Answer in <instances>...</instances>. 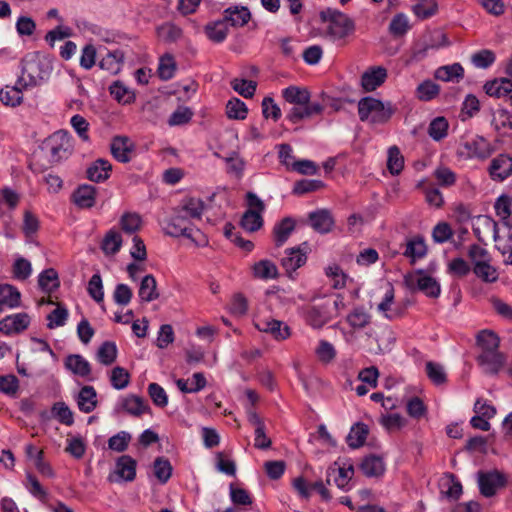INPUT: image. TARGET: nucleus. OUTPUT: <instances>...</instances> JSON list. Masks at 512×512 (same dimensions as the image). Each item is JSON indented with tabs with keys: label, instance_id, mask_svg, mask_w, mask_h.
<instances>
[{
	"label": "nucleus",
	"instance_id": "1",
	"mask_svg": "<svg viewBox=\"0 0 512 512\" xmlns=\"http://www.w3.org/2000/svg\"><path fill=\"white\" fill-rule=\"evenodd\" d=\"M320 18L327 23L324 32L325 37L333 42L341 41L354 32L353 20L336 9L327 8L322 10Z\"/></svg>",
	"mask_w": 512,
	"mask_h": 512
},
{
	"label": "nucleus",
	"instance_id": "2",
	"mask_svg": "<svg viewBox=\"0 0 512 512\" xmlns=\"http://www.w3.org/2000/svg\"><path fill=\"white\" fill-rule=\"evenodd\" d=\"M51 73V66L36 55H29L22 60L21 75L18 77L19 85L24 88H33L46 80Z\"/></svg>",
	"mask_w": 512,
	"mask_h": 512
},
{
	"label": "nucleus",
	"instance_id": "3",
	"mask_svg": "<svg viewBox=\"0 0 512 512\" xmlns=\"http://www.w3.org/2000/svg\"><path fill=\"white\" fill-rule=\"evenodd\" d=\"M394 113L390 102L384 103L373 97H364L358 102V114L362 122L373 125L387 123Z\"/></svg>",
	"mask_w": 512,
	"mask_h": 512
},
{
	"label": "nucleus",
	"instance_id": "4",
	"mask_svg": "<svg viewBox=\"0 0 512 512\" xmlns=\"http://www.w3.org/2000/svg\"><path fill=\"white\" fill-rule=\"evenodd\" d=\"M44 148L49 153L50 162L59 163L72 154L71 137L64 130L56 131L45 140Z\"/></svg>",
	"mask_w": 512,
	"mask_h": 512
},
{
	"label": "nucleus",
	"instance_id": "5",
	"mask_svg": "<svg viewBox=\"0 0 512 512\" xmlns=\"http://www.w3.org/2000/svg\"><path fill=\"white\" fill-rule=\"evenodd\" d=\"M136 461L129 455H122L116 461L115 470L111 472L107 480L114 482H131L136 477Z\"/></svg>",
	"mask_w": 512,
	"mask_h": 512
},
{
	"label": "nucleus",
	"instance_id": "6",
	"mask_svg": "<svg viewBox=\"0 0 512 512\" xmlns=\"http://www.w3.org/2000/svg\"><path fill=\"white\" fill-rule=\"evenodd\" d=\"M506 482L507 479L504 474L497 470L478 473L479 490L485 497L494 496L499 488L506 485Z\"/></svg>",
	"mask_w": 512,
	"mask_h": 512
},
{
	"label": "nucleus",
	"instance_id": "7",
	"mask_svg": "<svg viewBox=\"0 0 512 512\" xmlns=\"http://www.w3.org/2000/svg\"><path fill=\"white\" fill-rule=\"evenodd\" d=\"M164 230L165 233L169 236H184L192 239L193 241H196L190 220L187 219L185 215H182L179 211H177L171 220L166 224Z\"/></svg>",
	"mask_w": 512,
	"mask_h": 512
},
{
	"label": "nucleus",
	"instance_id": "8",
	"mask_svg": "<svg viewBox=\"0 0 512 512\" xmlns=\"http://www.w3.org/2000/svg\"><path fill=\"white\" fill-rule=\"evenodd\" d=\"M477 362L485 374L496 375L503 368L506 357L499 351L481 352L477 356Z\"/></svg>",
	"mask_w": 512,
	"mask_h": 512
},
{
	"label": "nucleus",
	"instance_id": "9",
	"mask_svg": "<svg viewBox=\"0 0 512 512\" xmlns=\"http://www.w3.org/2000/svg\"><path fill=\"white\" fill-rule=\"evenodd\" d=\"M148 410L149 406L145 400L136 395H127L122 397L115 406L116 413L124 411L135 417L141 416Z\"/></svg>",
	"mask_w": 512,
	"mask_h": 512
},
{
	"label": "nucleus",
	"instance_id": "10",
	"mask_svg": "<svg viewBox=\"0 0 512 512\" xmlns=\"http://www.w3.org/2000/svg\"><path fill=\"white\" fill-rule=\"evenodd\" d=\"M134 149L133 141L127 136H115L110 144L113 157L121 163H128L131 160Z\"/></svg>",
	"mask_w": 512,
	"mask_h": 512
},
{
	"label": "nucleus",
	"instance_id": "11",
	"mask_svg": "<svg viewBox=\"0 0 512 512\" xmlns=\"http://www.w3.org/2000/svg\"><path fill=\"white\" fill-rule=\"evenodd\" d=\"M472 230L479 242L485 243V237L493 233L494 240L498 238L497 223L487 215H478L473 219Z\"/></svg>",
	"mask_w": 512,
	"mask_h": 512
},
{
	"label": "nucleus",
	"instance_id": "12",
	"mask_svg": "<svg viewBox=\"0 0 512 512\" xmlns=\"http://www.w3.org/2000/svg\"><path fill=\"white\" fill-rule=\"evenodd\" d=\"M30 317L27 313H17L0 321V331L6 335L20 333L28 328Z\"/></svg>",
	"mask_w": 512,
	"mask_h": 512
},
{
	"label": "nucleus",
	"instance_id": "13",
	"mask_svg": "<svg viewBox=\"0 0 512 512\" xmlns=\"http://www.w3.org/2000/svg\"><path fill=\"white\" fill-rule=\"evenodd\" d=\"M306 251L300 247L289 248L285 250V255L281 259V266L286 273L292 278V273L306 263Z\"/></svg>",
	"mask_w": 512,
	"mask_h": 512
},
{
	"label": "nucleus",
	"instance_id": "14",
	"mask_svg": "<svg viewBox=\"0 0 512 512\" xmlns=\"http://www.w3.org/2000/svg\"><path fill=\"white\" fill-rule=\"evenodd\" d=\"M387 69L382 66H373L367 69L361 77V85L367 92L374 91L387 79Z\"/></svg>",
	"mask_w": 512,
	"mask_h": 512
},
{
	"label": "nucleus",
	"instance_id": "15",
	"mask_svg": "<svg viewBox=\"0 0 512 512\" xmlns=\"http://www.w3.org/2000/svg\"><path fill=\"white\" fill-rule=\"evenodd\" d=\"M489 174L493 180L503 181L512 174V158L500 154L492 159L489 166Z\"/></svg>",
	"mask_w": 512,
	"mask_h": 512
},
{
	"label": "nucleus",
	"instance_id": "16",
	"mask_svg": "<svg viewBox=\"0 0 512 512\" xmlns=\"http://www.w3.org/2000/svg\"><path fill=\"white\" fill-rule=\"evenodd\" d=\"M330 303L310 307L306 313L307 322L314 328H320L332 319Z\"/></svg>",
	"mask_w": 512,
	"mask_h": 512
},
{
	"label": "nucleus",
	"instance_id": "17",
	"mask_svg": "<svg viewBox=\"0 0 512 512\" xmlns=\"http://www.w3.org/2000/svg\"><path fill=\"white\" fill-rule=\"evenodd\" d=\"M308 218L311 227L321 234L330 232L334 226L333 216L327 209H319L311 212L309 213Z\"/></svg>",
	"mask_w": 512,
	"mask_h": 512
},
{
	"label": "nucleus",
	"instance_id": "18",
	"mask_svg": "<svg viewBox=\"0 0 512 512\" xmlns=\"http://www.w3.org/2000/svg\"><path fill=\"white\" fill-rule=\"evenodd\" d=\"M256 327L263 332L270 333L277 340H284L289 337L290 329L282 321L275 319L260 320Z\"/></svg>",
	"mask_w": 512,
	"mask_h": 512
},
{
	"label": "nucleus",
	"instance_id": "19",
	"mask_svg": "<svg viewBox=\"0 0 512 512\" xmlns=\"http://www.w3.org/2000/svg\"><path fill=\"white\" fill-rule=\"evenodd\" d=\"M74 203L81 209L91 208L96 202V188L92 185H80L73 193Z\"/></svg>",
	"mask_w": 512,
	"mask_h": 512
},
{
	"label": "nucleus",
	"instance_id": "20",
	"mask_svg": "<svg viewBox=\"0 0 512 512\" xmlns=\"http://www.w3.org/2000/svg\"><path fill=\"white\" fill-rule=\"evenodd\" d=\"M484 91L491 97H507L512 92V80L508 78H498L488 81L484 85Z\"/></svg>",
	"mask_w": 512,
	"mask_h": 512
},
{
	"label": "nucleus",
	"instance_id": "21",
	"mask_svg": "<svg viewBox=\"0 0 512 512\" xmlns=\"http://www.w3.org/2000/svg\"><path fill=\"white\" fill-rule=\"evenodd\" d=\"M112 165L108 160L97 159L87 169V178L93 182H103L110 177Z\"/></svg>",
	"mask_w": 512,
	"mask_h": 512
},
{
	"label": "nucleus",
	"instance_id": "22",
	"mask_svg": "<svg viewBox=\"0 0 512 512\" xmlns=\"http://www.w3.org/2000/svg\"><path fill=\"white\" fill-rule=\"evenodd\" d=\"M26 89L27 88H24L22 85H19V80L17 79L14 85H6L0 91V100L6 106H18L22 103L23 91Z\"/></svg>",
	"mask_w": 512,
	"mask_h": 512
},
{
	"label": "nucleus",
	"instance_id": "23",
	"mask_svg": "<svg viewBox=\"0 0 512 512\" xmlns=\"http://www.w3.org/2000/svg\"><path fill=\"white\" fill-rule=\"evenodd\" d=\"M438 46L428 40L426 37L418 41L411 48L410 54L405 60L406 65H412L423 61L431 49H437Z\"/></svg>",
	"mask_w": 512,
	"mask_h": 512
},
{
	"label": "nucleus",
	"instance_id": "24",
	"mask_svg": "<svg viewBox=\"0 0 512 512\" xmlns=\"http://www.w3.org/2000/svg\"><path fill=\"white\" fill-rule=\"evenodd\" d=\"M21 294L10 284H0V313L4 308H15L20 305Z\"/></svg>",
	"mask_w": 512,
	"mask_h": 512
},
{
	"label": "nucleus",
	"instance_id": "25",
	"mask_svg": "<svg viewBox=\"0 0 512 512\" xmlns=\"http://www.w3.org/2000/svg\"><path fill=\"white\" fill-rule=\"evenodd\" d=\"M284 100L293 106L308 104L311 95L304 87L291 85L282 90Z\"/></svg>",
	"mask_w": 512,
	"mask_h": 512
},
{
	"label": "nucleus",
	"instance_id": "26",
	"mask_svg": "<svg viewBox=\"0 0 512 512\" xmlns=\"http://www.w3.org/2000/svg\"><path fill=\"white\" fill-rule=\"evenodd\" d=\"M464 147L468 151L469 157L485 159L491 154L490 144L485 138L480 136L465 142Z\"/></svg>",
	"mask_w": 512,
	"mask_h": 512
},
{
	"label": "nucleus",
	"instance_id": "27",
	"mask_svg": "<svg viewBox=\"0 0 512 512\" xmlns=\"http://www.w3.org/2000/svg\"><path fill=\"white\" fill-rule=\"evenodd\" d=\"M295 229V221L291 217H285L276 223L273 228L274 242L277 247H281L290 237Z\"/></svg>",
	"mask_w": 512,
	"mask_h": 512
},
{
	"label": "nucleus",
	"instance_id": "28",
	"mask_svg": "<svg viewBox=\"0 0 512 512\" xmlns=\"http://www.w3.org/2000/svg\"><path fill=\"white\" fill-rule=\"evenodd\" d=\"M205 210V204L200 198L190 197L182 201L180 208L177 210L187 219H199Z\"/></svg>",
	"mask_w": 512,
	"mask_h": 512
},
{
	"label": "nucleus",
	"instance_id": "29",
	"mask_svg": "<svg viewBox=\"0 0 512 512\" xmlns=\"http://www.w3.org/2000/svg\"><path fill=\"white\" fill-rule=\"evenodd\" d=\"M435 78L444 82H459L464 77V69L459 63L439 67L434 74Z\"/></svg>",
	"mask_w": 512,
	"mask_h": 512
},
{
	"label": "nucleus",
	"instance_id": "30",
	"mask_svg": "<svg viewBox=\"0 0 512 512\" xmlns=\"http://www.w3.org/2000/svg\"><path fill=\"white\" fill-rule=\"evenodd\" d=\"M138 296L143 302H152L159 297L157 282L153 275H146L140 283Z\"/></svg>",
	"mask_w": 512,
	"mask_h": 512
},
{
	"label": "nucleus",
	"instance_id": "31",
	"mask_svg": "<svg viewBox=\"0 0 512 512\" xmlns=\"http://www.w3.org/2000/svg\"><path fill=\"white\" fill-rule=\"evenodd\" d=\"M124 61V53L121 50H114L108 52L100 62L99 67L103 70L108 71L111 74H117L122 67Z\"/></svg>",
	"mask_w": 512,
	"mask_h": 512
},
{
	"label": "nucleus",
	"instance_id": "32",
	"mask_svg": "<svg viewBox=\"0 0 512 512\" xmlns=\"http://www.w3.org/2000/svg\"><path fill=\"white\" fill-rule=\"evenodd\" d=\"M96 391L92 386H84L77 397V404L80 411L84 413L92 412L97 405Z\"/></svg>",
	"mask_w": 512,
	"mask_h": 512
},
{
	"label": "nucleus",
	"instance_id": "33",
	"mask_svg": "<svg viewBox=\"0 0 512 512\" xmlns=\"http://www.w3.org/2000/svg\"><path fill=\"white\" fill-rule=\"evenodd\" d=\"M361 470L367 477H379L385 471V464L381 457L371 455L363 459Z\"/></svg>",
	"mask_w": 512,
	"mask_h": 512
},
{
	"label": "nucleus",
	"instance_id": "34",
	"mask_svg": "<svg viewBox=\"0 0 512 512\" xmlns=\"http://www.w3.org/2000/svg\"><path fill=\"white\" fill-rule=\"evenodd\" d=\"M65 366L74 374L81 377H86L91 372L89 362L83 356L78 354L69 355L65 360Z\"/></svg>",
	"mask_w": 512,
	"mask_h": 512
},
{
	"label": "nucleus",
	"instance_id": "35",
	"mask_svg": "<svg viewBox=\"0 0 512 512\" xmlns=\"http://www.w3.org/2000/svg\"><path fill=\"white\" fill-rule=\"evenodd\" d=\"M253 276L262 280L275 279L278 276L276 265L270 260H260L253 265Z\"/></svg>",
	"mask_w": 512,
	"mask_h": 512
},
{
	"label": "nucleus",
	"instance_id": "36",
	"mask_svg": "<svg viewBox=\"0 0 512 512\" xmlns=\"http://www.w3.org/2000/svg\"><path fill=\"white\" fill-rule=\"evenodd\" d=\"M207 37L216 43L223 42L228 34L227 20H218L205 26Z\"/></svg>",
	"mask_w": 512,
	"mask_h": 512
},
{
	"label": "nucleus",
	"instance_id": "37",
	"mask_svg": "<svg viewBox=\"0 0 512 512\" xmlns=\"http://www.w3.org/2000/svg\"><path fill=\"white\" fill-rule=\"evenodd\" d=\"M251 14L247 7L235 6L225 10V20L229 21L232 26H244L250 20Z\"/></svg>",
	"mask_w": 512,
	"mask_h": 512
},
{
	"label": "nucleus",
	"instance_id": "38",
	"mask_svg": "<svg viewBox=\"0 0 512 512\" xmlns=\"http://www.w3.org/2000/svg\"><path fill=\"white\" fill-rule=\"evenodd\" d=\"M368 432V427L364 423H356L352 426L346 438L349 447L353 449L361 447L366 441Z\"/></svg>",
	"mask_w": 512,
	"mask_h": 512
},
{
	"label": "nucleus",
	"instance_id": "39",
	"mask_svg": "<svg viewBox=\"0 0 512 512\" xmlns=\"http://www.w3.org/2000/svg\"><path fill=\"white\" fill-rule=\"evenodd\" d=\"M416 286L429 297L436 298L440 294V285L429 275L420 273L416 278Z\"/></svg>",
	"mask_w": 512,
	"mask_h": 512
},
{
	"label": "nucleus",
	"instance_id": "40",
	"mask_svg": "<svg viewBox=\"0 0 512 512\" xmlns=\"http://www.w3.org/2000/svg\"><path fill=\"white\" fill-rule=\"evenodd\" d=\"M121 246V234L118 231L111 229L104 236L101 249L106 255H114L120 250Z\"/></svg>",
	"mask_w": 512,
	"mask_h": 512
},
{
	"label": "nucleus",
	"instance_id": "41",
	"mask_svg": "<svg viewBox=\"0 0 512 512\" xmlns=\"http://www.w3.org/2000/svg\"><path fill=\"white\" fill-rule=\"evenodd\" d=\"M477 343L481 352H494L498 351L500 339L493 331L483 330L477 335Z\"/></svg>",
	"mask_w": 512,
	"mask_h": 512
},
{
	"label": "nucleus",
	"instance_id": "42",
	"mask_svg": "<svg viewBox=\"0 0 512 512\" xmlns=\"http://www.w3.org/2000/svg\"><path fill=\"white\" fill-rule=\"evenodd\" d=\"M38 285L46 293H50L60 286L58 274L53 268L46 269L39 274Z\"/></svg>",
	"mask_w": 512,
	"mask_h": 512
},
{
	"label": "nucleus",
	"instance_id": "43",
	"mask_svg": "<svg viewBox=\"0 0 512 512\" xmlns=\"http://www.w3.org/2000/svg\"><path fill=\"white\" fill-rule=\"evenodd\" d=\"M260 211L248 209L241 218V226L248 232H255L263 225V218Z\"/></svg>",
	"mask_w": 512,
	"mask_h": 512
},
{
	"label": "nucleus",
	"instance_id": "44",
	"mask_svg": "<svg viewBox=\"0 0 512 512\" xmlns=\"http://www.w3.org/2000/svg\"><path fill=\"white\" fill-rule=\"evenodd\" d=\"M117 346L112 341H105L101 344L97 351V360L105 365L109 366L113 364L117 358Z\"/></svg>",
	"mask_w": 512,
	"mask_h": 512
},
{
	"label": "nucleus",
	"instance_id": "45",
	"mask_svg": "<svg viewBox=\"0 0 512 512\" xmlns=\"http://www.w3.org/2000/svg\"><path fill=\"white\" fill-rule=\"evenodd\" d=\"M346 320L353 329H363L370 323L371 316L363 307H357L347 315Z\"/></svg>",
	"mask_w": 512,
	"mask_h": 512
},
{
	"label": "nucleus",
	"instance_id": "46",
	"mask_svg": "<svg viewBox=\"0 0 512 512\" xmlns=\"http://www.w3.org/2000/svg\"><path fill=\"white\" fill-rule=\"evenodd\" d=\"M427 377L435 385H443L447 382V374L444 366L440 363L428 361L425 364Z\"/></svg>",
	"mask_w": 512,
	"mask_h": 512
},
{
	"label": "nucleus",
	"instance_id": "47",
	"mask_svg": "<svg viewBox=\"0 0 512 512\" xmlns=\"http://www.w3.org/2000/svg\"><path fill=\"white\" fill-rule=\"evenodd\" d=\"M427 253L425 242L421 238H414L407 242L404 256L415 262L417 259L423 258Z\"/></svg>",
	"mask_w": 512,
	"mask_h": 512
},
{
	"label": "nucleus",
	"instance_id": "48",
	"mask_svg": "<svg viewBox=\"0 0 512 512\" xmlns=\"http://www.w3.org/2000/svg\"><path fill=\"white\" fill-rule=\"evenodd\" d=\"M449 124L445 117L434 118L428 127V134L434 141H440L447 136Z\"/></svg>",
	"mask_w": 512,
	"mask_h": 512
},
{
	"label": "nucleus",
	"instance_id": "49",
	"mask_svg": "<svg viewBox=\"0 0 512 512\" xmlns=\"http://www.w3.org/2000/svg\"><path fill=\"white\" fill-rule=\"evenodd\" d=\"M248 108L238 98L230 99L226 104V115L229 119L244 120L247 117Z\"/></svg>",
	"mask_w": 512,
	"mask_h": 512
},
{
	"label": "nucleus",
	"instance_id": "50",
	"mask_svg": "<svg viewBox=\"0 0 512 512\" xmlns=\"http://www.w3.org/2000/svg\"><path fill=\"white\" fill-rule=\"evenodd\" d=\"M141 217L137 213L126 212L124 213L119 221L121 230L126 234H133L138 231L141 227Z\"/></svg>",
	"mask_w": 512,
	"mask_h": 512
},
{
	"label": "nucleus",
	"instance_id": "51",
	"mask_svg": "<svg viewBox=\"0 0 512 512\" xmlns=\"http://www.w3.org/2000/svg\"><path fill=\"white\" fill-rule=\"evenodd\" d=\"M404 167V158L397 146L388 149L387 168L392 175H398Z\"/></svg>",
	"mask_w": 512,
	"mask_h": 512
},
{
	"label": "nucleus",
	"instance_id": "52",
	"mask_svg": "<svg viewBox=\"0 0 512 512\" xmlns=\"http://www.w3.org/2000/svg\"><path fill=\"white\" fill-rule=\"evenodd\" d=\"M388 29L390 34L395 37L405 35L410 29L408 17L403 13L396 14L392 18Z\"/></svg>",
	"mask_w": 512,
	"mask_h": 512
},
{
	"label": "nucleus",
	"instance_id": "53",
	"mask_svg": "<svg viewBox=\"0 0 512 512\" xmlns=\"http://www.w3.org/2000/svg\"><path fill=\"white\" fill-rule=\"evenodd\" d=\"M440 92L438 84L431 80H426L418 85L416 89V96L421 101H430L434 99Z\"/></svg>",
	"mask_w": 512,
	"mask_h": 512
},
{
	"label": "nucleus",
	"instance_id": "54",
	"mask_svg": "<svg viewBox=\"0 0 512 512\" xmlns=\"http://www.w3.org/2000/svg\"><path fill=\"white\" fill-rule=\"evenodd\" d=\"M110 94L120 103L128 104L134 101L135 95L120 81H115L109 88Z\"/></svg>",
	"mask_w": 512,
	"mask_h": 512
},
{
	"label": "nucleus",
	"instance_id": "55",
	"mask_svg": "<svg viewBox=\"0 0 512 512\" xmlns=\"http://www.w3.org/2000/svg\"><path fill=\"white\" fill-rule=\"evenodd\" d=\"M87 292L89 296L97 303L104 301V288L101 275L99 273L94 274L87 286Z\"/></svg>",
	"mask_w": 512,
	"mask_h": 512
},
{
	"label": "nucleus",
	"instance_id": "56",
	"mask_svg": "<svg viewBox=\"0 0 512 512\" xmlns=\"http://www.w3.org/2000/svg\"><path fill=\"white\" fill-rule=\"evenodd\" d=\"M154 475L161 482L166 483L172 474V466L168 459L158 457L153 465Z\"/></svg>",
	"mask_w": 512,
	"mask_h": 512
},
{
	"label": "nucleus",
	"instance_id": "57",
	"mask_svg": "<svg viewBox=\"0 0 512 512\" xmlns=\"http://www.w3.org/2000/svg\"><path fill=\"white\" fill-rule=\"evenodd\" d=\"M231 87L245 98H251L255 94L257 84L252 80L235 78L231 81Z\"/></svg>",
	"mask_w": 512,
	"mask_h": 512
},
{
	"label": "nucleus",
	"instance_id": "58",
	"mask_svg": "<svg viewBox=\"0 0 512 512\" xmlns=\"http://www.w3.org/2000/svg\"><path fill=\"white\" fill-rule=\"evenodd\" d=\"M229 495L235 506H248L253 503L251 495L243 488L236 487L234 484L229 486Z\"/></svg>",
	"mask_w": 512,
	"mask_h": 512
},
{
	"label": "nucleus",
	"instance_id": "59",
	"mask_svg": "<svg viewBox=\"0 0 512 512\" xmlns=\"http://www.w3.org/2000/svg\"><path fill=\"white\" fill-rule=\"evenodd\" d=\"M414 14L421 19H427L437 11L435 0H420L412 7Z\"/></svg>",
	"mask_w": 512,
	"mask_h": 512
},
{
	"label": "nucleus",
	"instance_id": "60",
	"mask_svg": "<svg viewBox=\"0 0 512 512\" xmlns=\"http://www.w3.org/2000/svg\"><path fill=\"white\" fill-rule=\"evenodd\" d=\"M176 64L173 56L166 54L160 58L158 75L162 80H169L174 76Z\"/></svg>",
	"mask_w": 512,
	"mask_h": 512
},
{
	"label": "nucleus",
	"instance_id": "61",
	"mask_svg": "<svg viewBox=\"0 0 512 512\" xmlns=\"http://www.w3.org/2000/svg\"><path fill=\"white\" fill-rule=\"evenodd\" d=\"M12 272L15 279L26 280L32 274V265L27 259L18 257L13 264Z\"/></svg>",
	"mask_w": 512,
	"mask_h": 512
},
{
	"label": "nucleus",
	"instance_id": "62",
	"mask_svg": "<svg viewBox=\"0 0 512 512\" xmlns=\"http://www.w3.org/2000/svg\"><path fill=\"white\" fill-rule=\"evenodd\" d=\"M68 310L58 305L56 309H54L48 316H47V327L49 329H54L57 327L64 326L67 319H68Z\"/></svg>",
	"mask_w": 512,
	"mask_h": 512
},
{
	"label": "nucleus",
	"instance_id": "63",
	"mask_svg": "<svg viewBox=\"0 0 512 512\" xmlns=\"http://www.w3.org/2000/svg\"><path fill=\"white\" fill-rule=\"evenodd\" d=\"M474 273L485 282H495L498 279V273L494 267L485 262H477L474 266Z\"/></svg>",
	"mask_w": 512,
	"mask_h": 512
},
{
	"label": "nucleus",
	"instance_id": "64",
	"mask_svg": "<svg viewBox=\"0 0 512 512\" xmlns=\"http://www.w3.org/2000/svg\"><path fill=\"white\" fill-rule=\"evenodd\" d=\"M158 36L167 42H175L182 36V30L174 24L165 23L157 28Z\"/></svg>",
	"mask_w": 512,
	"mask_h": 512
}]
</instances>
